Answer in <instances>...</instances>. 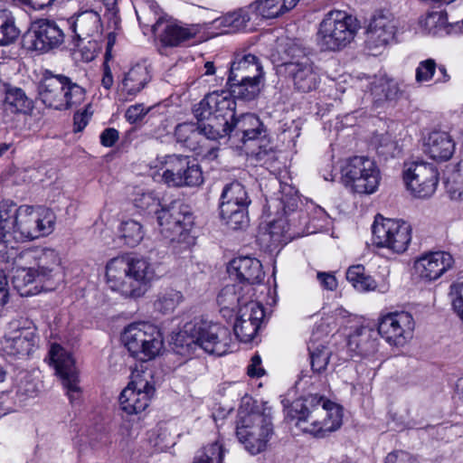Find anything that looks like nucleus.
Segmentation results:
<instances>
[{"label":"nucleus","mask_w":463,"mask_h":463,"mask_svg":"<svg viewBox=\"0 0 463 463\" xmlns=\"http://www.w3.org/2000/svg\"><path fill=\"white\" fill-rule=\"evenodd\" d=\"M231 105L232 101L217 95L216 91L206 95L193 109L198 124L185 122L176 126L175 130L176 142L195 151L202 136L212 140L222 138L226 133L223 128L226 124L223 117L231 114Z\"/></svg>","instance_id":"obj_1"},{"label":"nucleus","mask_w":463,"mask_h":463,"mask_svg":"<svg viewBox=\"0 0 463 463\" xmlns=\"http://www.w3.org/2000/svg\"><path fill=\"white\" fill-rule=\"evenodd\" d=\"M135 205L142 211L156 213L160 232L175 253L180 254L195 243V237L191 233L194 216L187 204L174 201L158 210L159 200L146 193L135 199Z\"/></svg>","instance_id":"obj_2"},{"label":"nucleus","mask_w":463,"mask_h":463,"mask_svg":"<svg viewBox=\"0 0 463 463\" xmlns=\"http://www.w3.org/2000/svg\"><path fill=\"white\" fill-rule=\"evenodd\" d=\"M342 409L322 396L309 395L294 401L287 418L305 433L325 438L342 425Z\"/></svg>","instance_id":"obj_3"},{"label":"nucleus","mask_w":463,"mask_h":463,"mask_svg":"<svg viewBox=\"0 0 463 463\" xmlns=\"http://www.w3.org/2000/svg\"><path fill=\"white\" fill-rule=\"evenodd\" d=\"M159 277L155 266L146 258L116 257L106 265L108 286L125 298L143 297Z\"/></svg>","instance_id":"obj_4"},{"label":"nucleus","mask_w":463,"mask_h":463,"mask_svg":"<svg viewBox=\"0 0 463 463\" xmlns=\"http://www.w3.org/2000/svg\"><path fill=\"white\" fill-rule=\"evenodd\" d=\"M232 336L230 330L213 321L194 318L172 338L173 350L189 356L199 347L205 353L218 356L228 353Z\"/></svg>","instance_id":"obj_5"},{"label":"nucleus","mask_w":463,"mask_h":463,"mask_svg":"<svg viewBox=\"0 0 463 463\" xmlns=\"http://www.w3.org/2000/svg\"><path fill=\"white\" fill-rule=\"evenodd\" d=\"M299 196L295 187L280 184L279 195L270 201L269 208L276 209L278 217L270 222L268 235L271 242L287 244L289 241L304 232L307 214L298 210Z\"/></svg>","instance_id":"obj_6"},{"label":"nucleus","mask_w":463,"mask_h":463,"mask_svg":"<svg viewBox=\"0 0 463 463\" xmlns=\"http://www.w3.org/2000/svg\"><path fill=\"white\" fill-rule=\"evenodd\" d=\"M274 434L271 408L266 403L238 412L236 436L251 455L262 452Z\"/></svg>","instance_id":"obj_7"},{"label":"nucleus","mask_w":463,"mask_h":463,"mask_svg":"<svg viewBox=\"0 0 463 463\" xmlns=\"http://www.w3.org/2000/svg\"><path fill=\"white\" fill-rule=\"evenodd\" d=\"M38 99L48 108L66 110L85 99V90L63 74L45 71L38 84Z\"/></svg>","instance_id":"obj_8"},{"label":"nucleus","mask_w":463,"mask_h":463,"mask_svg":"<svg viewBox=\"0 0 463 463\" xmlns=\"http://www.w3.org/2000/svg\"><path fill=\"white\" fill-rule=\"evenodd\" d=\"M358 29L357 20L343 11H331L319 25L317 42L322 50L338 51L347 46Z\"/></svg>","instance_id":"obj_9"},{"label":"nucleus","mask_w":463,"mask_h":463,"mask_svg":"<svg viewBox=\"0 0 463 463\" xmlns=\"http://www.w3.org/2000/svg\"><path fill=\"white\" fill-rule=\"evenodd\" d=\"M121 338L130 355L141 362L156 358L163 348L160 330L149 323L128 325Z\"/></svg>","instance_id":"obj_10"},{"label":"nucleus","mask_w":463,"mask_h":463,"mask_svg":"<svg viewBox=\"0 0 463 463\" xmlns=\"http://www.w3.org/2000/svg\"><path fill=\"white\" fill-rule=\"evenodd\" d=\"M344 185L353 193L373 194L380 184V172L373 160L365 156L350 158L341 169Z\"/></svg>","instance_id":"obj_11"},{"label":"nucleus","mask_w":463,"mask_h":463,"mask_svg":"<svg viewBox=\"0 0 463 463\" xmlns=\"http://www.w3.org/2000/svg\"><path fill=\"white\" fill-rule=\"evenodd\" d=\"M19 261L30 264L41 279V288L53 290L62 280L61 260L53 249L34 248L19 253Z\"/></svg>","instance_id":"obj_12"},{"label":"nucleus","mask_w":463,"mask_h":463,"mask_svg":"<svg viewBox=\"0 0 463 463\" xmlns=\"http://www.w3.org/2000/svg\"><path fill=\"white\" fill-rule=\"evenodd\" d=\"M162 180L174 187H195L203 184L202 168L195 159L184 155H166L162 157Z\"/></svg>","instance_id":"obj_13"},{"label":"nucleus","mask_w":463,"mask_h":463,"mask_svg":"<svg viewBox=\"0 0 463 463\" xmlns=\"http://www.w3.org/2000/svg\"><path fill=\"white\" fill-rule=\"evenodd\" d=\"M220 201V215L229 228L241 230L248 225V206L250 200L241 183L227 184L223 187Z\"/></svg>","instance_id":"obj_14"},{"label":"nucleus","mask_w":463,"mask_h":463,"mask_svg":"<svg viewBox=\"0 0 463 463\" xmlns=\"http://www.w3.org/2000/svg\"><path fill=\"white\" fill-rule=\"evenodd\" d=\"M372 232L377 247L387 248L395 253L405 251L411 240V229L407 222L384 218L381 214L375 216Z\"/></svg>","instance_id":"obj_15"},{"label":"nucleus","mask_w":463,"mask_h":463,"mask_svg":"<svg viewBox=\"0 0 463 463\" xmlns=\"http://www.w3.org/2000/svg\"><path fill=\"white\" fill-rule=\"evenodd\" d=\"M372 232L377 247L387 248L395 253L405 251L411 240V229L407 222L384 218L381 214L375 216Z\"/></svg>","instance_id":"obj_16"},{"label":"nucleus","mask_w":463,"mask_h":463,"mask_svg":"<svg viewBox=\"0 0 463 463\" xmlns=\"http://www.w3.org/2000/svg\"><path fill=\"white\" fill-rule=\"evenodd\" d=\"M13 232L14 240H34L53 231L55 216L47 209L35 210L31 206H20Z\"/></svg>","instance_id":"obj_17"},{"label":"nucleus","mask_w":463,"mask_h":463,"mask_svg":"<svg viewBox=\"0 0 463 463\" xmlns=\"http://www.w3.org/2000/svg\"><path fill=\"white\" fill-rule=\"evenodd\" d=\"M64 38L63 30L55 21L42 18L31 24L23 35L22 44L28 51L44 53L60 47Z\"/></svg>","instance_id":"obj_18"},{"label":"nucleus","mask_w":463,"mask_h":463,"mask_svg":"<svg viewBox=\"0 0 463 463\" xmlns=\"http://www.w3.org/2000/svg\"><path fill=\"white\" fill-rule=\"evenodd\" d=\"M402 175L407 190L418 198L430 197L439 184L437 168L422 161L405 163Z\"/></svg>","instance_id":"obj_19"},{"label":"nucleus","mask_w":463,"mask_h":463,"mask_svg":"<svg viewBox=\"0 0 463 463\" xmlns=\"http://www.w3.org/2000/svg\"><path fill=\"white\" fill-rule=\"evenodd\" d=\"M216 92L217 95L222 96L226 100L232 101V105L230 106L231 114L223 117L226 121V124L223 127L226 133L223 134L222 137H229L238 138L242 143L260 137L262 133L265 132V129L260 118L251 113L242 114L239 118H235L234 99L226 93V91Z\"/></svg>","instance_id":"obj_20"},{"label":"nucleus","mask_w":463,"mask_h":463,"mask_svg":"<svg viewBox=\"0 0 463 463\" xmlns=\"http://www.w3.org/2000/svg\"><path fill=\"white\" fill-rule=\"evenodd\" d=\"M414 320L408 312L387 313L379 318L378 334L392 345H403L411 338Z\"/></svg>","instance_id":"obj_21"},{"label":"nucleus","mask_w":463,"mask_h":463,"mask_svg":"<svg viewBox=\"0 0 463 463\" xmlns=\"http://www.w3.org/2000/svg\"><path fill=\"white\" fill-rule=\"evenodd\" d=\"M50 359L57 374L61 377L71 402L78 400L80 394L78 373L73 358L60 345L53 344L49 352Z\"/></svg>","instance_id":"obj_22"},{"label":"nucleus","mask_w":463,"mask_h":463,"mask_svg":"<svg viewBox=\"0 0 463 463\" xmlns=\"http://www.w3.org/2000/svg\"><path fill=\"white\" fill-rule=\"evenodd\" d=\"M154 393V386L146 379L137 377L121 392V409L128 414H137L147 408Z\"/></svg>","instance_id":"obj_23"},{"label":"nucleus","mask_w":463,"mask_h":463,"mask_svg":"<svg viewBox=\"0 0 463 463\" xmlns=\"http://www.w3.org/2000/svg\"><path fill=\"white\" fill-rule=\"evenodd\" d=\"M265 312L261 304L250 301L238 311L233 331L236 337L243 343H250L260 327Z\"/></svg>","instance_id":"obj_24"},{"label":"nucleus","mask_w":463,"mask_h":463,"mask_svg":"<svg viewBox=\"0 0 463 463\" xmlns=\"http://www.w3.org/2000/svg\"><path fill=\"white\" fill-rule=\"evenodd\" d=\"M396 22L382 12L375 14L370 20L365 34V43L371 50L389 44L396 33Z\"/></svg>","instance_id":"obj_25"},{"label":"nucleus","mask_w":463,"mask_h":463,"mask_svg":"<svg viewBox=\"0 0 463 463\" xmlns=\"http://www.w3.org/2000/svg\"><path fill=\"white\" fill-rule=\"evenodd\" d=\"M454 260L446 251L430 252L418 258L414 268L419 276L426 281H434L452 268Z\"/></svg>","instance_id":"obj_26"},{"label":"nucleus","mask_w":463,"mask_h":463,"mask_svg":"<svg viewBox=\"0 0 463 463\" xmlns=\"http://www.w3.org/2000/svg\"><path fill=\"white\" fill-rule=\"evenodd\" d=\"M284 68L298 91L306 93L317 88L318 75L314 71L313 63L308 57L303 56L299 61H287L284 63Z\"/></svg>","instance_id":"obj_27"},{"label":"nucleus","mask_w":463,"mask_h":463,"mask_svg":"<svg viewBox=\"0 0 463 463\" xmlns=\"http://www.w3.org/2000/svg\"><path fill=\"white\" fill-rule=\"evenodd\" d=\"M36 329L33 326L17 328L4 338L5 351L14 356L24 357L29 355L36 345Z\"/></svg>","instance_id":"obj_28"},{"label":"nucleus","mask_w":463,"mask_h":463,"mask_svg":"<svg viewBox=\"0 0 463 463\" xmlns=\"http://www.w3.org/2000/svg\"><path fill=\"white\" fill-rule=\"evenodd\" d=\"M456 142L452 136L442 130H433L423 141V151L436 161H447L455 152Z\"/></svg>","instance_id":"obj_29"},{"label":"nucleus","mask_w":463,"mask_h":463,"mask_svg":"<svg viewBox=\"0 0 463 463\" xmlns=\"http://www.w3.org/2000/svg\"><path fill=\"white\" fill-rule=\"evenodd\" d=\"M231 276H235L243 285L252 287L262 282L265 273L261 262L249 256L233 259L228 267Z\"/></svg>","instance_id":"obj_30"},{"label":"nucleus","mask_w":463,"mask_h":463,"mask_svg":"<svg viewBox=\"0 0 463 463\" xmlns=\"http://www.w3.org/2000/svg\"><path fill=\"white\" fill-rule=\"evenodd\" d=\"M263 77L262 66L259 59L250 53L237 54L231 64L229 80L238 82L252 80H261Z\"/></svg>","instance_id":"obj_31"},{"label":"nucleus","mask_w":463,"mask_h":463,"mask_svg":"<svg viewBox=\"0 0 463 463\" xmlns=\"http://www.w3.org/2000/svg\"><path fill=\"white\" fill-rule=\"evenodd\" d=\"M254 288L249 285H226L217 297V303L221 308L237 312L248 302L254 301Z\"/></svg>","instance_id":"obj_32"},{"label":"nucleus","mask_w":463,"mask_h":463,"mask_svg":"<svg viewBox=\"0 0 463 463\" xmlns=\"http://www.w3.org/2000/svg\"><path fill=\"white\" fill-rule=\"evenodd\" d=\"M15 263L16 269L12 279L14 288L22 297L37 294L42 289L37 272L30 264L19 261V255L15 258Z\"/></svg>","instance_id":"obj_33"},{"label":"nucleus","mask_w":463,"mask_h":463,"mask_svg":"<svg viewBox=\"0 0 463 463\" xmlns=\"http://www.w3.org/2000/svg\"><path fill=\"white\" fill-rule=\"evenodd\" d=\"M164 23L163 17H159L152 25V32L165 46H177L194 38L197 33L195 27H184L172 24H166L162 29Z\"/></svg>","instance_id":"obj_34"},{"label":"nucleus","mask_w":463,"mask_h":463,"mask_svg":"<svg viewBox=\"0 0 463 463\" xmlns=\"http://www.w3.org/2000/svg\"><path fill=\"white\" fill-rule=\"evenodd\" d=\"M347 347L354 355L365 357L375 353L377 340L375 331L367 326H362L349 335Z\"/></svg>","instance_id":"obj_35"},{"label":"nucleus","mask_w":463,"mask_h":463,"mask_svg":"<svg viewBox=\"0 0 463 463\" xmlns=\"http://www.w3.org/2000/svg\"><path fill=\"white\" fill-rule=\"evenodd\" d=\"M68 23L77 41L94 36L99 33L102 29L100 15L94 10L80 12L71 17Z\"/></svg>","instance_id":"obj_36"},{"label":"nucleus","mask_w":463,"mask_h":463,"mask_svg":"<svg viewBox=\"0 0 463 463\" xmlns=\"http://www.w3.org/2000/svg\"><path fill=\"white\" fill-rule=\"evenodd\" d=\"M151 75L145 63H137L125 73L120 90L127 95L135 96L150 81Z\"/></svg>","instance_id":"obj_37"},{"label":"nucleus","mask_w":463,"mask_h":463,"mask_svg":"<svg viewBox=\"0 0 463 463\" xmlns=\"http://www.w3.org/2000/svg\"><path fill=\"white\" fill-rule=\"evenodd\" d=\"M299 0H256L248 10L263 18L270 19L291 10Z\"/></svg>","instance_id":"obj_38"},{"label":"nucleus","mask_w":463,"mask_h":463,"mask_svg":"<svg viewBox=\"0 0 463 463\" xmlns=\"http://www.w3.org/2000/svg\"><path fill=\"white\" fill-rule=\"evenodd\" d=\"M250 18L248 9H241L215 19L213 25L221 31V34L234 33L244 29Z\"/></svg>","instance_id":"obj_39"},{"label":"nucleus","mask_w":463,"mask_h":463,"mask_svg":"<svg viewBox=\"0 0 463 463\" xmlns=\"http://www.w3.org/2000/svg\"><path fill=\"white\" fill-rule=\"evenodd\" d=\"M445 188L451 200L463 201V161L453 167L447 168Z\"/></svg>","instance_id":"obj_40"},{"label":"nucleus","mask_w":463,"mask_h":463,"mask_svg":"<svg viewBox=\"0 0 463 463\" xmlns=\"http://www.w3.org/2000/svg\"><path fill=\"white\" fill-rule=\"evenodd\" d=\"M260 81L261 80H252L238 82L228 80L227 83L230 86L231 93H227L238 99L245 101L253 100L260 94Z\"/></svg>","instance_id":"obj_41"},{"label":"nucleus","mask_w":463,"mask_h":463,"mask_svg":"<svg viewBox=\"0 0 463 463\" xmlns=\"http://www.w3.org/2000/svg\"><path fill=\"white\" fill-rule=\"evenodd\" d=\"M17 381L16 396L20 403H24L28 399L38 395L41 383L31 373H20Z\"/></svg>","instance_id":"obj_42"},{"label":"nucleus","mask_w":463,"mask_h":463,"mask_svg":"<svg viewBox=\"0 0 463 463\" xmlns=\"http://www.w3.org/2000/svg\"><path fill=\"white\" fill-rule=\"evenodd\" d=\"M346 279L360 292L376 289L375 280L365 273V269L362 265L350 267L346 271Z\"/></svg>","instance_id":"obj_43"},{"label":"nucleus","mask_w":463,"mask_h":463,"mask_svg":"<svg viewBox=\"0 0 463 463\" xmlns=\"http://www.w3.org/2000/svg\"><path fill=\"white\" fill-rule=\"evenodd\" d=\"M4 107L11 113L26 112L30 109V101L22 89L8 87L5 90Z\"/></svg>","instance_id":"obj_44"},{"label":"nucleus","mask_w":463,"mask_h":463,"mask_svg":"<svg viewBox=\"0 0 463 463\" xmlns=\"http://www.w3.org/2000/svg\"><path fill=\"white\" fill-rule=\"evenodd\" d=\"M181 291L167 288L160 292L155 301V309L164 315L173 313L179 304L183 301Z\"/></svg>","instance_id":"obj_45"},{"label":"nucleus","mask_w":463,"mask_h":463,"mask_svg":"<svg viewBox=\"0 0 463 463\" xmlns=\"http://www.w3.org/2000/svg\"><path fill=\"white\" fill-rule=\"evenodd\" d=\"M311 369L314 373H321L326 369L331 352L323 344L311 342L308 345Z\"/></svg>","instance_id":"obj_46"},{"label":"nucleus","mask_w":463,"mask_h":463,"mask_svg":"<svg viewBox=\"0 0 463 463\" xmlns=\"http://www.w3.org/2000/svg\"><path fill=\"white\" fill-rule=\"evenodd\" d=\"M119 232L125 243L131 247L137 245L144 237L142 225L135 220L122 222L119 227Z\"/></svg>","instance_id":"obj_47"},{"label":"nucleus","mask_w":463,"mask_h":463,"mask_svg":"<svg viewBox=\"0 0 463 463\" xmlns=\"http://www.w3.org/2000/svg\"><path fill=\"white\" fill-rule=\"evenodd\" d=\"M223 455L222 445L216 441L197 451L193 463H222Z\"/></svg>","instance_id":"obj_48"},{"label":"nucleus","mask_w":463,"mask_h":463,"mask_svg":"<svg viewBox=\"0 0 463 463\" xmlns=\"http://www.w3.org/2000/svg\"><path fill=\"white\" fill-rule=\"evenodd\" d=\"M20 31L12 17L0 11V46L13 43L19 36Z\"/></svg>","instance_id":"obj_49"},{"label":"nucleus","mask_w":463,"mask_h":463,"mask_svg":"<svg viewBox=\"0 0 463 463\" xmlns=\"http://www.w3.org/2000/svg\"><path fill=\"white\" fill-rule=\"evenodd\" d=\"M448 24V14L443 11H433L430 13L424 21V26L429 33L433 35H445V27Z\"/></svg>","instance_id":"obj_50"},{"label":"nucleus","mask_w":463,"mask_h":463,"mask_svg":"<svg viewBox=\"0 0 463 463\" xmlns=\"http://www.w3.org/2000/svg\"><path fill=\"white\" fill-rule=\"evenodd\" d=\"M378 90H381L384 98L389 100L396 99L402 94L400 83L393 79L381 78L377 84L373 83L372 91L378 95Z\"/></svg>","instance_id":"obj_51"},{"label":"nucleus","mask_w":463,"mask_h":463,"mask_svg":"<svg viewBox=\"0 0 463 463\" xmlns=\"http://www.w3.org/2000/svg\"><path fill=\"white\" fill-rule=\"evenodd\" d=\"M19 213L20 207H17L13 202H0V224L14 231Z\"/></svg>","instance_id":"obj_52"},{"label":"nucleus","mask_w":463,"mask_h":463,"mask_svg":"<svg viewBox=\"0 0 463 463\" xmlns=\"http://www.w3.org/2000/svg\"><path fill=\"white\" fill-rule=\"evenodd\" d=\"M437 63L434 59H426L419 62L415 70V81L421 85L430 81L436 72Z\"/></svg>","instance_id":"obj_53"},{"label":"nucleus","mask_w":463,"mask_h":463,"mask_svg":"<svg viewBox=\"0 0 463 463\" xmlns=\"http://www.w3.org/2000/svg\"><path fill=\"white\" fill-rule=\"evenodd\" d=\"M377 153L385 158L393 156L396 150V143L392 140V137L388 134L382 135L377 139Z\"/></svg>","instance_id":"obj_54"},{"label":"nucleus","mask_w":463,"mask_h":463,"mask_svg":"<svg viewBox=\"0 0 463 463\" xmlns=\"http://www.w3.org/2000/svg\"><path fill=\"white\" fill-rule=\"evenodd\" d=\"M463 285L459 283H454L450 286L449 297L451 298V304L455 312L463 320V298L461 295V289Z\"/></svg>","instance_id":"obj_55"},{"label":"nucleus","mask_w":463,"mask_h":463,"mask_svg":"<svg viewBox=\"0 0 463 463\" xmlns=\"http://www.w3.org/2000/svg\"><path fill=\"white\" fill-rule=\"evenodd\" d=\"M150 108L146 109L143 104L130 106L126 111L127 120L133 124L141 120L149 111Z\"/></svg>","instance_id":"obj_56"},{"label":"nucleus","mask_w":463,"mask_h":463,"mask_svg":"<svg viewBox=\"0 0 463 463\" xmlns=\"http://www.w3.org/2000/svg\"><path fill=\"white\" fill-rule=\"evenodd\" d=\"M384 463H419L417 458L405 451L389 453Z\"/></svg>","instance_id":"obj_57"},{"label":"nucleus","mask_w":463,"mask_h":463,"mask_svg":"<svg viewBox=\"0 0 463 463\" xmlns=\"http://www.w3.org/2000/svg\"><path fill=\"white\" fill-rule=\"evenodd\" d=\"M317 279L320 285L326 290H335L337 288V280L335 277L330 272L318 271Z\"/></svg>","instance_id":"obj_58"},{"label":"nucleus","mask_w":463,"mask_h":463,"mask_svg":"<svg viewBox=\"0 0 463 463\" xmlns=\"http://www.w3.org/2000/svg\"><path fill=\"white\" fill-rule=\"evenodd\" d=\"M247 373L250 377H261L265 371L261 366V358L260 354H255L251 359L250 364L248 365Z\"/></svg>","instance_id":"obj_59"},{"label":"nucleus","mask_w":463,"mask_h":463,"mask_svg":"<svg viewBox=\"0 0 463 463\" xmlns=\"http://www.w3.org/2000/svg\"><path fill=\"white\" fill-rule=\"evenodd\" d=\"M100 143L102 146L110 147L116 144L118 140L119 135L118 131L113 128H106L100 134Z\"/></svg>","instance_id":"obj_60"},{"label":"nucleus","mask_w":463,"mask_h":463,"mask_svg":"<svg viewBox=\"0 0 463 463\" xmlns=\"http://www.w3.org/2000/svg\"><path fill=\"white\" fill-rule=\"evenodd\" d=\"M13 235V230L4 227L0 224V257L3 260H8L9 256L5 257L6 252H3L8 248V237Z\"/></svg>","instance_id":"obj_61"},{"label":"nucleus","mask_w":463,"mask_h":463,"mask_svg":"<svg viewBox=\"0 0 463 463\" xmlns=\"http://www.w3.org/2000/svg\"><path fill=\"white\" fill-rule=\"evenodd\" d=\"M286 52L291 57V61H299L303 56L307 57L306 49L298 43L288 44Z\"/></svg>","instance_id":"obj_62"},{"label":"nucleus","mask_w":463,"mask_h":463,"mask_svg":"<svg viewBox=\"0 0 463 463\" xmlns=\"http://www.w3.org/2000/svg\"><path fill=\"white\" fill-rule=\"evenodd\" d=\"M463 33V18L457 21H449L445 27V35H458Z\"/></svg>","instance_id":"obj_63"},{"label":"nucleus","mask_w":463,"mask_h":463,"mask_svg":"<svg viewBox=\"0 0 463 463\" xmlns=\"http://www.w3.org/2000/svg\"><path fill=\"white\" fill-rule=\"evenodd\" d=\"M89 116L86 111L77 112L73 117L74 131L80 132L87 126Z\"/></svg>","instance_id":"obj_64"}]
</instances>
